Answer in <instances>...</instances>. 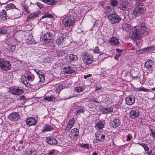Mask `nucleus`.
Wrapping results in <instances>:
<instances>
[{
  "label": "nucleus",
  "instance_id": "obj_1",
  "mask_svg": "<svg viewBox=\"0 0 155 155\" xmlns=\"http://www.w3.org/2000/svg\"><path fill=\"white\" fill-rule=\"evenodd\" d=\"M131 31L132 32L130 33V35L132 39L139 40L141 39V33L138 26H135Z\"/></svg>",
  "mask_w": 155,
  "mask_h": 155
},
{
  "label": "nucleus",
  "instance_id": "obj_2",
  "mask_svg": "<svg viewBox=\"0 0 155 155\" xmlns=\"http://www.w3.org/2000/svg\"><path fill=\"white\" fill-rule=\"evenodd\" d=\"M75 18L73 15L66 16L63 19L62 22L65 27H70L74 24Z\"/></svg>",
  "mask_w": 155,
  "mask_h": 155
},
{
  "label": "nucleus",
  "instance_id": "obj_3",
  "mask_svg": "<svg viewBox=\"0 0 155 155\" xmlns=\"http://www.w3.org/2000/svg\"><path fill=\"white\" fill-rule=\"evenodd\" d=\"M145 10L144 6L141 4L136 7L134 10L133 14L134 16L137 17L144 13Z\"/></svg>",
  "mask_w": 155,
  "mask_h": 155
},
{
  "label": "nucleus",
  "instance_id": "obj_4",
  "mask_svg": "<svg viewBox=\"0 0 155 155\" xmlns=\"http://www.w3.org/2000/svg\"><path fill=\"white\" fill-rule=\"evenodd\" d=\"M83 61L86 64H91L93 61L94 58L92 55L87 52H85L82 55Z\"/></svg>",
  "mask_w": 155,
  "mask_h": 155
},
{
  "label": "nucleus",
  "instance_id": "obj_5",
  "mask_svg": "<svg viewBox=\"0 0 155 155\" xmlns=\"http://www.w3.org/2000/svg\"><path fill=\"white\" fill-rule=\"evenodd\" d=\"M0 67L5 71H7L11 69V65L9 61L0 58Z\"/></svg>",
  "mask_w": 155,
  "mask_h": 155
},
{
  "label": "nucleus",
  "instance_id": "obj_6",
  "mask_svg": "<svg viewBox=\"0 0 155 155\" xmlns=\"http://www.w3.org/2000/svg\"><path fill=\"white\" fill-rule=\"evenodd\" d=\"M79 130L76 128L72 129L69 133V136L71 139L76 140L79 136Z\"/></svg>",
  "mask_w": 155,
  "mask_h": 155
},
{
  "label": "nucleus",
  "instance_id": "obj_7",
  "mask_svg": "<svg viewBox=\"0 0 155 155\" xmlns=\"http://www.w3.org/2000/svg\"><path fill=\"white\" fill-rule=\"evenodd\" d=\"M105 9L110 10L111 13V16L109 17L111 23L112 24L115 23L116 19V15L114 14L115 10L113 8H111V7L109 6L107 7Z\"/></svg>",
  "mask_w": 155,
  "mask_h": 155
},
{
  "label": "nucleus",
  "instance_id": "obj_8",
  "mask_svg": "<svg viewBox=\"0 0 155 155\" xmlns=\"http://www.w3.org/2000/svg\"><path fill=\"white\" fill-rule=\"evenodd\" d=\"M53 37L52 33L49 32L45 33L43 37L44 43L45 45H47L51 41Z\"/></svg>",
  "mask_w": 155,
  "mask_h": 155
},
{
  "label": "nucleus",
  "instance_id": "obj_9",
  "mask_svg": "<svg viewBox=\"0 0 155 155\" xmlns=\"http://www.w3.org/2000/svg\"><path fill=\"white\" fill-rule=\"evenodd\" d=\"M139 109L136 108L132 109L129 112V117L132 119H134L138 117L140 114Z\"/></svg>",
  "mask_w": 155,
  "mask_h": 155
},
{
  "label": "nucleus",
  "instance_id": "obj_10",
  "mask_svg": "<svg viewBox=\"0 0 155 155\" xmlns=\"http://www.w3.org/2000/svg\"><path fill=\"white\" fill-rule=\"evenodd\" d=\"M20 118V115L18 113L16 112L11 113L8 116V118L12 121H17Z\"/></svg>",
  "mask_w": 155,
  "mask_h": 155
},
{
  "label": "nucleus",
  "instance_id": "obj_11",
  "mask_svg": "<svg viewBox=\"0 0 155 155\" xmlns=\"http://www.w3.org/2000/svg\"><path fill=\"white\" fill-rule=\"evenodd\" d=\"M139 28V30L141 32L142 35H147L149 33V29L147 28L144 23H142L141 24L140 26L138 27Z\"/></svg>",
  "mask_w": 155,
  "mask_h": 155
},
{
  "label": "nucleus",
  "instance_id": "obj_12",
  "mask_svg": "<svg viewBox=\"0 0 155 155\" xmlns=\"http://www.w3.org/2000/svg\"><path fill=\"white\" fill-rule=\"evenodd\" d=\"M78 59V57L74 54H70L68 55L65 57V60L66 61L68 62H73L77 61Z\"/></svg>",
  "mask_w": 155,
  "mask_h": 155
},
{
  "label": "nucleus",
  "instance_id": "obj_13",
  "mask_svg": "<svg viewBox=\"0 0 155 155\" xmlns=\"http://www.w3.org/2000/svg\"><path fill=\"white\" fill-rule=\"evenodd\" d=\"M121 9L125 10L128 8L130 6V4L128 0H122L119 3Z\"/></svg>",
  "mask_w": 155,
  "mask_h": 155
},
{
  "label": "nucleus",
  "instance_id": "obj_14",
  "mask_svg": "<svg viewBox=\"0 0 155 155\" xmlns=\"http://www.w3.org/2000/svg\"><path fill=\"white\" fill-rule=\"evenodd\" d=\"M75 123V120L74 118H72L67 123L64 130L65 131H69L73 127Z\"/></svg>",
  "mask_w": 155,
  "mask_h": 155
},
{
  "label": "nucleus",
  "instance_id": "obj_15",
  "mask_svg": "<svg viewBox=\"0 0 155 155\" xmlns=\"http://www.w3.org/2000/svg\"><path fill=\"white\" fill-rule=\"evenodd\" d=\"M24 91L23 89L18 88H13L11 90V93L14 95H19L23 93Z\"/></svg>",
  "mask_w": 155,
  "mask_h": 155
},
{
  "label": "nucleus",
  "instance_id": "obj_16",
  "mask_svg": "<svg viewBox=\"0 0 155 155\" xmlns=\"http://www.w3.org/2000/svg\"><path fill=\"white\" fill-rule=\"evenodd\" d=\"M22 82L26 87L31 88L33 90H36L38 89V84H31L28 82L27 81L22 80Z\"/></svg>",
  "mask_w": 155,
  "mask_h": 155
},
{
  "label": "nucleus",
  "instance_id": "obj_17",
  "mask_svg": "<svg viewBox=\"0 0 155 155\" xmlns=\"http://www.w3.org/2000/svg\"><path fill=\"white\" fill-rule=\"evenodd\" d=\"M126 103L128 105L133 104L135 101V97L133 95H130L127 97L125 100Z\"/></svg>",
  "mask_w": 155,
  "mask_h": 155
},
{
  "label": "nucleus",
  "instance_id": "obj_18",
  "mask_svg": "<svg viewBox=\"0 0 155 155\" xmlns=\"http://www.w3.org/2000/svg\"><path fill=\"white\" fill-rule=\"evenodd\" d=\"M47 142L52 145H55L58 144V140L54 137H47L46 138Z\"/></svg>",
  "mask_w": 155,
  "mask_h": 155
},
{
  "label": "nucleus",
  "instance_id": "obj_19",
  "mask_svg": "<svg viewBox=\"0 0 155 155\" xmlns=\"http://www.w3.org/2000/svg\"><path fill=\"white\" fill-rule=\"evenodd\" d=\"M95 135L96 140L99 141L103 142L105 139V135L101 132H97Z\"/></svg>",
  "mask_w": 155,
  "mask_h": 155
},
{
  "label": "nucleus",
  "instance_id": "obj_20",
  "mask_svg": "<svg viewBox=\"0 0 155 155\" xmlns=\"http://www.w3.org/2000/svg\"><path fill=\"white\" fill-rule=\"evenodd\" d=\"M26 124L29 126L35 125L37 123L36 120L33 117L28 118L26 120Z\"/></svg>",
  "mask_w": 155,
  "mask_h": 155
},
{
  "label": "nucleus",
  "instance_id": "obj_21",
  "mask_svg": "<svg viewBox=\"0 0 155 155\" xmlns=\"http://www.w3.org/2000/svg\"><path fill=\"white\" fill-rule=\"evenodd\" d=\"M54 129L53 127L51 126L48 124H45L43 127L42 129V132H43L49 131L52 130Z\"/></svg>",
  "mask_w": 155,
  "mask_h": 155
},
{
  "label": "nucleus",
  "instance_id": "obj_22",
  "mask_svg": "<svg viewBox=\"0 0 155 155\" xmlns=\"http://www.w3.org/2000/svg\"><path fill=\"white\" fill-rule=\"evenodd\" d=\"M63 70L64 72L67 74H71L75 72V71L73 69V68L68 66L64 68Z\"/></svg>",
  "mask_w": 155,
  "mask_h": 155
},
{
  "label": "nucleus",
  "instance_id": "obj_23",
  "mask_svg": "<svg viewBox=\"0 0 155 155\" xmlns=\"http://www.w3.org/2000/svg\"><path fill=\"white\" fill-rule=\"evenodd\" d=\"M122 27V28L123 30L129 32L130 33H131L130 32L132 31L131 29H133L132 27H131L130 25L126 23L124 24Z\"/></svg>",
  "mask_w": 155,
  "mask_h": 155
},
{
  "label": "nucleus",
  "instance_id": "obj_24",
  "mask_svg": "<svg viewBox=\"0 0 155 155\" xmlns=\"http://www.w3.org/2000/svg\"><path fill=\"white\" fill-rule=\"evenodd\" d=\"M39 15V13H38V12L31 14L29 15L27 17V19L28 21H30L31 20H34Z\"/></svg>",
  "mask_w": 155,
  "mask_h": 155
},
{
  "label": "nucleus",
  "instance_id": "obj_25",
  "mask_svg": "<svg viewBox=\"0 0 155 155\" xmlns=\"http://www.w3.org/2000/svg\"><path fill=\"white\" fill-rule=\"evenodd\" d=\"M16 48V45L14 44H9L7 47V49L9 51L13 52Z\"/></svg>",
  "mask_w": 155,
  "mask_h": 155
},
{
  "label": "nucleus",
  "instance_id": "obj_26",
  "mask_svg": "<svg viewBox=\"0 0 155 155\" xmlns=\"http://www.w3.org/2000/svg\"><path fill=\"white\" fill-rule=\"evenodd\" d=\"M0 15L1 18L5 20L7 19V15L5 10H2L0 13Z\"/></svg>",
  "mask_w": 155,
  "mask_h": 155
},
{
  "label": "nucleus",
  "instance_id": "obj_27",
  "mask_svg": "<svg viewBox=\"0 0 155 155\" xmlns=\"http://www.w3.org/2000/svg\"><path fill=\"white\" fill-rule=\"evenodd\" d=\"M64 38L63 36L58 38L55 41L56 43L58 45H61L63 42Z\"/></svg>",
  "mask_w": 155,
  "mask_h": 155
},
{
  "label": "nucleus",
  "instance_id": "obj_28",
  "mask_svg": "<svg viewBox=\"0 0 155 155\" xmlns=\"http://www.w3.org/2000/svg\"><path fill=\"white\" fill-rule=\"evenodd\" d=\"M153 64V61L150 60L145 62V66L147 69H150L152 68Z\"/></svg>",
  "mask_w": 155,
  "mask_h": 155
},
{
  "label": "nucleus",
  "instance_id": "obj_29",
  "mask_svg": "<svg viewBox=\"0 0 155 155\" xmlns=\"http://www.w3.org/2000/svg\"><path fill=\"white\" fill-rule=\"evenodd\" d=\"M66 86H64L63 84H60L57 85L56 86V90L57 92L59 93L62 89L66 88Z\"/></svg>",
  "mask_w": 155,
  "mask_h": 155
},
{
  "label": "nucleus",
  "instance_id": "obj_30",
  "mask_svg": "<svg viewBox=\"0 0 155 155\" xmlns=\"http://www.w3.org/2000/svg\"><path fill=\"white\" fill-rule=\"evenodd\" d=\"M84 108L78 107L76 108L75 110V113L77 115H79L81 113H83L84 112Z\"/></svg>",
  "mask_w": 155,
  "mask_h": 155
},
{
  "label": "nucleus",
  "instance_id": "obj_31",
  "mask_svg": "<svg viewBox=\"0 0 155 155\" xmlns=\"http://www.w3.org/2000/svg\"><path fill=\"white\" fill-rule=\"evenodd\" d=\"M101 111L103 113L105 114L112 112L113 111V109L109 107H105L102 108Z\"/></svg>",
  "mask_w": 155,
  "mask_h": 155
},
{
  "label": "nucleus",
  "instance_id": "obj_32",
  "mask_svg": "<svg viewBox=\"0 0 155 155\" xmlns=\"http://www.w3.org/2000/svg\"><path fill=\"white\" fill-rule=\"evenodd\" d=\"M56 54L58 56H62L65 54V52L62 49L57 50L56 51Z\"/></svg>",
  "mask_w": 155,
  "mask_h": 155
},
{
  "label": "nucleus",
  "instance_id": "obj_33",
  "mask_svg": "<svg viewBox=\"0 0 155 155\" xmlns=\"http://www.w3.org/2000/svg\"><path fill=\"white\" fill-rule=\"evenodd\" d=\"M45 3L49 5H54L56 4L55 0H42Z\"/></svg>",
  "mask_w": 155,
  "mask_h": 155
},
{
  "label": "nucleus",
  "instance_id": "obj_34",
  "mask_svg": "<svg viewBox=\"0 0 155 155\" xmlns=\"http://www.w3.org/2000/svg\"><path fill=\"white\" fill-rule=\"evenodd\" d=\"M117 94L118 95H117L118 96L120 97V101L118 103V104H121L123 101V99L121 98V96L123 95L124 92L122 91H118L117 93Z\"/></svg>",
  "mask_w": 155,
  "mask_h": 155
},
{
  "label": "nucleus",
  "instance_id": "obj_35",
  "mask_svg": "<svg viewBox=\"0 0 155 155\" xmlns=\"http://www.w3.org/2000/svg\"><path fill=\"white\" fill-rule=\"evenodd\" d=\"M109 42L112 45H116V38L114 37H111L110 39Z\"/></svg>",
  "mask_w": 155,
  "mask_h": 155
},
{
  "label": "nucleus",
  "instance_id": "obj_36",
  "mask_svg": "<svg viewBox=\"0 0 155 155\" xmlns=\"http://www.w3.org/2000/svg\"><path fill=\"white\" fill-rule=\"evenodd\" d=\"M136 91H143L144 92L148 91H149V89H147L146 88L143 87L142 86L137 87L136 88Z\"/></svg>",
  "mask_w": 155,
  "mask_h": 155
},
{
  "label": "nucleus",
  "instance_id": "obj_37",
  "mask_svg": "<svg viewBox=\"0 0 155 155\" xmlns=\"http://www.w3.org/2000/svg\"><path fill=\"white\" fill-rule=\"evenodd\" d=\"M85 89L84 87H75L74 91L78 93L82 92Z\"/></svg>",
  "mask_w": 155,
  "mask_h": 155
},
{
  "label": "nucleus",
  "instance_id": "obj_38",
  "mask_svg": "<svg viewBox=\"0 0 155 155\" xmlns=\"http://www.w3.org/2000/svg\"><path fill=\"white\" fill-rule=\"evenodd\" d=\"M96 126L99 129H101L103 128L104 124L103 122L100 121L97 123Z\"/></svg>",
  "mask_w": 155,
  "mask_h": 155
},
{
  "label": "nucleus",
  "instance_id": "obj_39",
  "mask_svg": "<svg viewBox=\"0 0 155 155\" xmlns=\"http://www.w3.org/2000/svg\"><path fill=\"white\" fill-rule=\"evenodd\" d=\"M44 99L45 101H47L48 102H50L54 100L55 99V97L53 96H47L45 97Z\"/></svg>",
  "mask_w": 155,
  "mask_h": 155
},
{
  "label": "nucleus",
  "instance_id": "obj_40",
  "mask_svg": "<svg viewBox=\"0 0 155 155\" xmlns=\"http://www.w3.org/2000/svg\"><path fill=\"white\" fill-rule=\"evenodd\" d=\"M138 144L142 146L144 148L145 151L147 152L149 151V148L146 143H139Z\"/></svg>",
  "mask_w": 155,
  "mask_h": 155
},
{
  "label": "nucleus",
  "instance_id": "obj_41",
  "mask_svg": "<svg viewBox=\"0 0 155 155\" xmlns=\"http://www.w3.org/2000/svg\"><path fill=\"white\" fill-rule=\"evenodd\" d=\"M94 52L95 53L99 54L100 55L104 54L103 52L100 51L99 48L97 46L95 47L94 49Z\"/></svg>",
  "mask_w": 155,
  "mask_h": 155
},
{
  "label": "nucleus",
  "instance_id": "obj_42",
  "mask_svg": "<svg viewBox=\"0 0 155 155\" xmlns=\"http://www.w3.org/2000/svg\"><path fill=\"white\" fill-rule=\"evenodd\" d=\"M26 77L28 80L30 81H33L35 78V76L33 74L28 75Z\"/></svg>",
  "mask_w": 155,
  "mask_h": 155
},
{
  "label": "nucleus",
  "instance_id": "obj_43",
  "mask_svg": "<svg viewBox=\"0 0 155 155\" xmlns=\"http://www.w3.org/2000/svg\"><path fill=\"white\" fill-rule=\"evenodd\" d=\"M15 7V5L13 4L10 3L8 4L6 6V9L7 10L11 9L14 8Z\"/></svg>",
  "mask_w": 155,
  "mask_h": 155
},
{
  "label": "nucleus",
  "instance_id": "obj_44",
  "mask_svg": "<svg viewBox=\"0 0 155 155\" xmlns=\"http://www.w3.org/2000/svg\"><path fill=\"white\" fill-rule=\"evenodd\" d=\"M38 76L40 79L39 81L42 82H43L45 80V75L42 74V73L38 75Z\"/></svg>",
  "mask_w": 155,
  "mask_h": 155
},
{
  "label": "nucleus",
  "instance_id": "obj_45",
  "mask_svg": "<svg viewBox=\"0 0 155 155\" xmlns=\"http://www.w3.org/2000/svg\"><path fill=\"white\" fill-rule=\"evenodd\" d=\"M79 145L80 147L83 148H85L86 149H88L90 148L89 145L87 143H81Z\"/></svg>",
  "mask_w": 155,
  "mask_h": 155
},
{
  "label": "nucleus",
  "instance_id": "obj_46",
  "mask_svg": "<svg viewBox=\"0 0 155 155\" xmlns=\"http://www.w3.org/2000/svg\"><path fill=\"white\" fill-rule=\"evenodd\" d=\"M47 17L52 18L53 17V16L52 15L49 13H46L45 15H43L41 18L42 19H43Z\"/></svg>",
  "mask_w": 155,
  "mask_h": 155
},
{
  "label": "nucleus",
  "instance_id": "obj_47",
  "mask_svg": "<svg viewBox=\"0 0 155 155\" xmlns=\"http://www.w3.org/2000/svg\"><path fill=\"white\" fill-rule=\"evenodd\" d=\"M154 80L152 78H149L147 81V83L149 85H151L154 83Z\"/></svg>",
  "mask_w": 155,
  "mask_h": 155
},
{
  "label": "nucleus",
  "instance_id": "obj_48",
  "mask_svg": "<svg viewBox=\"0 0 155 155\" xmlns=\"http://www.w3.org/2000/svg\"><path fill=\"white\" fill-rule=\"evenodd\" d=\"M123 51L121 49L117 48V59L123 53Z\"/></svg>",
  "mask_w": 155,
  "mask_h": 155
},
{
  "label": "nucleus",
  "instance_id": "obj_49",
  "mask_svg": "<svg viewBox=\"0 0 155 155\" xmlns=\"http://www.w3.org/2000/svg\"><path fill=\"white\" fill-rule=\"evenodd\" d=\"M153 46H150L144 48V51H151L153 50Z\"/></svg>",
  "mask_w": 155,
  "mask_h": 155
},
{
  "label": "nucleus",
  "instance_id": "obj_50",
  "mask_svg": "<svg viewBox=\"0 0 155 155\" xmlns=\"http://www.w3.org/2000/svg\"><path fill=\"white\" fill-rule=\"evenodd\" d=\"M116 119H115L114 121L113 120V121L111 122L110 124L111 127L114 128L116 127Z\"/></svg>",
  "mask_w": 155,
  "mask_h": 155
},
{
  "label": "nucleus",
  "instance_id": "obj_51",
  "mask_svg": "<svg viewBox=\"0 0 155 155\" xmlns=\"http://www.w3.org/2000/svg\"><path fill=\"white\" fill-rule=\"evenodd\" d=\"M7 33V31L5 29L0 28V35H2L6 34Z\"/></svg>",
  "mask_w": 155,
  "mask_h": 155
},
{
  "label": "nucleus",
  "instance_id": "obj_52",
  "mask_svg": "<svg viewBox=\"0 0 155 155\" xmlns=\"http://www.w3.org/2000/svg\"><path fill=\"white\" fill-rule=\"evenodd\" d=\"M106 10L105 11V13L106 16H111V13L110 10H109L106 9Z\"/></svg>",
  "mask_w": 155,
  "mask_h": 155
},
{
  "label": "nucleus",
  "instance_id": "obj_53",
  "mask_svg": "<svg viewBox=\"0 0 155 155\" xmlns=\"http://www.w3.org/2000/svg\"><path fill=\"white\" fill-rule=\"evenodd\" d=\"M150 133L152 137L155 140V132L152 129H150Z\"/></svg>",
  "mask_w": 155,
  "mask_h": 155
},
{
  "label": "nucleus",
  "instance_id": "obj_54",
  "mask_svg": "<svg viewBox=\"0 0 155 155\" xmlns=\"http://www.w3.org/2000/svg\"><path fill=\"white\" fill-rule=\"evenodd\" d=\"M110 2L111 5L113 6L116 5V0H111Z\"/></svg>",
  "mask_w": 155,
  "mask_h": 155
},
{
  "label": "nucleus",
  "instance_id": "obj_55",
  "mask_svg": "<svg viewBox=\"0 0 155 155\" xmlns=\"http://www.w3.org/2000/svg\"><path fill=\"white\" fill-rule=\"evenodd\" d=\"M36 4L40 9L44 8L43 5L39 2H37L36 3Z\"/></svg>",
  "mask_w": 155,
  "mask_h": 155
},
{
  "label": "nucleus",
  "instance_id": "obj_56",
  "mask_svg": "<svg viewBox=\"0 0 155 155\" xmlns=\"http://www.w3.org/2000/svg\"><path fill=\"white\" fill-rule=\"evenodd\" d=\"M132 137L130 134H128L127 136V140L130 141L132 139Z\"/></svg>",
  "mask_w": 155,
  "mask_h": 155
},
{
  "label": "nucleus",
  "instance_id": "obj_57",
  "mask_svg": "<svg viewBox=\"0 0 155 155\" xmlns=\"http://www.w3.org/2000/svg\"><path fill=\"white\" fill-rule=\"evenodd\" d=\"M55 150H50L48 153V154L49 155H53L55 152Z\"/></svg>",
  "mask_w": 155,
  "mask_h": 155
},
{
  "label": "nucleus",
  "instance_id": "obj_58",
  "mask_svg": "<svg viewBox=\"0 0 155 155\" xmlns=\"http://www.w3.org/2000/svg\"><path fill=\"white\" fill-rule=\"evenodd\" d=\"M34 70L37 73V74L39 75L42 73V72L41 70H39L36 69H34Z\"/></svg>",
  "mask_w": 155,
  "mask_h": 155
},
{
  "label": "nucleus",
  "instance_id": "obj_59",
  "mask_svg": "<svg viewBox=\"0 0 155 155\" xmlns=\"http://www.w3.org/2000/svg\"><path fill=\"white\" fill-rule=\"evenodd\" d=\"M26 99V97L24 95L21 96L19 97V100H24Z\"/></svg>",
  "mask_w": 155,
  "mask_h": 155
},
{
  "label": "nucleus",
  "instance_id": "obj_60",
  "mask_svg": "<svg viewBox=\"0 0 155 155\" xmlns=\"http://www.w3.org/2000/svg\"><path fill=\"white\" fill-rule=\"evenodd\" d=\"M121 20V18L117 15V23L120 21Z\"/></svg>",
  "mask_w": 155,
  "mask_h": 155
},
{
  "label": "nucleus",
  "instance_id": "obj_61",
  "mask_svg": "<svg viewBox=\"0 0 155 155\" xmlns=\"http://www.w3.org/2000/svg\"><path fill=\"white\" fill-rule=\"evenodd\" d=\"M91 74H89L87 75H85L84 76V78L85 79H87L88 78L91 77Z\"/></svg>",
  "mask_w": 155,
  "mask_h": 155
},
{
  "label": "nucleus",
  "instance_id": "obj_62",
  "mask_svg": "<svg viewBox=\"0 0 155 155\" xmlns=\"http://www.w3.org/2000/svg\"><path fill=\"white\" fill-rule=\"evenodd\" d=\"M102 88V87L101 86H99L98 87L96 86L95 88V89L97 90H98L101 89Z\"/></svg>",
  "mask_w": 155,
  "mask_h": 155
},
{
  "label": "nucleus",
  "instance_id": "obj_63",
  "mask_svg": "<svg viewBox=\"0 0 155 155\" xmlns=\"http://www.w3.org/2000/svg\"><path fill=\"white\" fill-rule=\"evenodd\" d=\"M126 77L127 78H130V74L129 72H128L127 73V75H126Z\"/></svg>",
  "mask_w": 155,
  "mask_h": 155
},
{
  "label": "nucleus",
  "instance_id": "obj_64",
  "mask_svg": "<svg viewBox=\"0 0 155 155\" xmlns=\"http://www.w3.org/2000/svg\"><path fill=\"white\" fill-rule=\"evenodd\" d=\"M92 155H97V153L96 152H94L92 153Z\"/></svg>",
  "mask_w": 155,
  "mask_h": 155
}]
</instances>
